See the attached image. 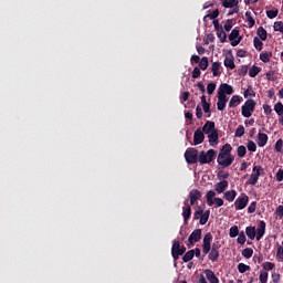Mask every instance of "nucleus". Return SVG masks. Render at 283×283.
<instances>
[{
	"instance_id": "nucleus-1",
	"label": "nucleus",
	"mask_w": 283,
	"mask_h": 283,
	"mask_svg": "<svg viewBox=\"0 0 283 283\" xmlns=\"http://www.w3.org/2000/svg\"><path fill=\"white\" fill-rule=\"evenodd\" d=\"M231 151H233V146H231V144L223 145L219 151L217 163L223 169L231 167V165H233V160H235V156L231 155Z\"/></svg>"
},
{
	"instance_id": "nucleus-2",
	"label": "nucleus",
	"mask_w": 283,
	"mask_h": 283,
	"mask_svg": "<svg viewBox=\"0 0 283 283\" xmlns=\"http://www.w3.org/2000/svg\"><path fill=\"white\" fill-rule=\"evenodd\" d=\"M255 105H258L255 99H247L244 102V104L241 106V115L243 118H251V116H253V113L255 112Z\"/></svg>"
},
{
	"instance_id": "nucleus-3",
	"label": "nucleus",
	"mask_w": 283,
	"mask_h": 283,
	"mask_svg": "<svg viewBox=\"0 0 283 283\" xmlns=\"http://www.w3.org/2000/svg\"><path fill=\"white\" fill-rule=\"evenodd\" d=\"M216 160V151L209 149L208 151L201 150L199 153L198 163L201 165H211Z\"/></svg>"
},
{
	"instance_id": "nucleus-4",
	"label": "nucleus",
	"mask_w": 283,
	"mask_h": 283,
	"mask_svg": "<svg viewBox=\"0 0 283 283\" xmlns=\"http://www.w3.org/2000/svg\"><path fill=\"white\" fill-rule=\"evenodd\" d=\"M206 200H207L208 207H213V205H216L214 206L216 209H218V207H222L224 205V200L222 198L216 197V192L213 190H209L206 193Z\"/></svg>"
},
{
	"instance_id": "nucleus-5",
	"label": "nucleus",
	"mask_w": 283,
	"mask_h": 283,
	"mask_svg": "<svg viewBox=\"0 0 283 283\" xmlns=\"http://www.w3.org/2000/svg\"><path fill=\"white\" fill-rule=\"evenodd\" d=\"M252 174L248 180V185H251L252 187H255L258 185V181L260 180V176L264 174V168L262 166H254L252 168Z\"/></svg>"
},
{
	"instance_id": "nucleus-6",
	"label": "nucleus",
	"mask_w": 283,
	"mask_h": 283,
	"mask_svg": "<svg viewBox=\"0 0 283 283\" xmlns=\"http://www.w3.org/2000/svg\"><path fill=\"white\" fill-rule=\"evenodd\" d=\"M199 156L200 153L196 148H188L185 151V158L188 165H196V163H198Z\"/></svg>"
},
{
	"instance_id": "nucleus-7",
	"label": "nucleus",
	"mask_w": 283,
	"mask_h": 283,
	"mask_svg": "<svg viewBox=\"0 0 283 283\" xmlns=\"http://www.w3.org/2000/svg\"><path fill=\"white\" fill-rule=\"evenodd\" d=\"M211 242H213V234H211V232H208L205 234L202 241L203 255H209V251H211Z\"/></svg>"
},
{
	"instance_id": "nucleus-8",
	"label": "nucleus",
	"mask_w": 283,
	"mask_h": 283,
	"mask_svg": "<svg viewBox=\"0 0 283 283\" xmlns=\"http://www.w3.org/2000/svg\"><path fill=\"white\" fill-rule=\"evenodd\" d=\"M228 39L232 48L240 45V42L242 41V36H240V29L234 28L229 34Z\"/></svg>"
},
{
	"instance_id": "nucleus-9",
	"label": "nucleus",
	"mask_w": 283,
	"mask_h": 283,
	"mask_svg": "<svg viewBox=\"0 0 283 283\" xmlns=\"http://www.w3.org/2000/svg\"><path fill=\"white\" fill-rule=\"evenodd\" d=\"M200 240H202V230L196 229L188 238V247H193V244H196V242H200Z\"/></svg>"
},
{
	"instance_id": "nucleus-10",
	"label": "nucleus",
	"mask_w": 283,
	"mask_h": 283,
	"mask_svg": "<svg viewBox=\"0 0 283 283\" xmlns=\"http://www.w3.org/2000/svg\"><path fill=\"white\" fill-rule=\"evenodd\" d=\"M247 205H249V196L243 195L234 201V209L235 211H242V209H247Z\"/></svg>"
},
{
	"instance_id": "nucleus-11",
	"label": "nucleus",
	"mask_w": 283,
	"mask_h": 283,
	"mask_svg": "<svg viewBox=\"0 0 283 283\" xmlns=\"http://www.w3.org/2000/svg\"><path fill=\"white\" fill-rule=\"evenodd\" d=\"M218 103H217V109L219 112H224V107H227V103L229 102V98L227 95H221L220 93L217 94Z\"/></svg>"
},
{
	"instance_id": "nucleus-12",
	"label": "nucleus",
	"mask_w": 283,
	"mask_h": 283,
	"mask_svg": "<svg viewBox=\"0 0 283 283\" xmlns=\"http://www.w3.org/2000/svg\"><path fill=\"white\" fill-rule=\"evenodd\" d=\"M200 198H202V192H200V190H198V189L190 190L189 200H190L191 207H193V205H196V202H198V200H200Z\"/></svg>"
},
{
	"instance_id": "nucleus-13",
	"label": "nucleus",
	"mask_w": 283,
	"mask_h": 283,
	"mask_svg": "<svg viewBox=\"0 0 283 283\" xmlns=\"http://www.w3.org/2000/svg\"><path fill=\"white\" fill-rule=\"evenodd\" d=\"M218 94H221V96H227V94L228 96H231V94H233V86L223 83L219 86Z\"/></svg>"
},
{
	"instance_id": "nucleus-14",
	"label": "nucleus",
	"mask_w": 283,
	"mask_h": 283,
	"mask_svg": "<svg viewBox=\"0 0 283 283\" xmlns=\"http://www.w3.org/2000/svg\"><path fill=\"white\" fill-rule=\"evenodd\" d=\"M266 233V222L260 221L256 228V242H260L261 238H264Z\"/></svg>"
},
{
	"instance_id": "nucleus-15",
	"label": "nucleus",
	"mask_w": 283,
	"mask_h": 283,
	"mask_svg": "<svg viewBox=\"0 0 283 283\" xmlns=\"http://www.w3.org/2000/svg\"><path fill=\"white\" fill-rule=\"evenodd\" d=\"M205 143V133L202 128H198L193 134V145H202Z\"/></svg>"
},
{
	"instance_id": "nucleus-16",
	"label": "nucleus",
	"mask_w": 283,
	"mask_h": 283,
	"mask_svg": "<svg viewBox=\"0 0 283 283\" xmlns=\"http://www.w3.org/2000/svg\"><path fill=\"white\" fill-rule=\"evenodd\" d=\"M266 143H269V135L260 132L256 136V145L259 147H266Z\"/></svg>"
},
{
	"instance_id": "nucleus-17",
	"label": "nucleus",
	"mask_w": 283,
	"mask_h": 283,
	"mask_svg": "<svg viewBox=\"0 0 283 283\" xmlns=\"http://www.w3.org/2000/svg\"><path fill=\"white\" fill-rule=\"evenodd\" d=\"M227 189H229V181L227 180H222L214 185V191H217V193H224Z\"/></svg>"
},
{
	"instance_id": "nucleus-18",
	"label": "nucleus",
	"mask_w": 283,
	"mask_h": 283,
	"mask_svg": "<svg viewBox=\"0 0 283 283\" xmlns=\"http://www.w3.org/2000/svg\"><path fill=\"white\" fill-rule=\"evenodd\" d=\"M179 253H180V241H174L172 248H171V255L175 262L179 260Z\"/></svg>"
},
{
	"instance_id": "nucleus-19",
	"label": "nucleus",
	"mask_w": 283,
	"mask_h": 283,
	"mask_svg": "<svg viewBox=\"0 0 283 283\" xmlns=\"http://www.w3.org/2000/svg\"><path fill=\"white\" fill-rule=\"evenodd\" d=\"M187 200L184 202L186 207L182 208L184 222L188 223L191 218V206L187 205Z\"/></svg>"
},
{
	"instance_id": "nucleus-20",
	"label": "nucleus",
	"mask_w": 283,
	"mask_h": 283,
	"mask_svg": "<svg viewBox=\"0 0 283 283\" xmlns=\"http://www.w3.org/2000/svg\"><path fill=\"white\" fill-rule=\"evenodd\" d=\"M201 132L203 134H211L212 132H217L216 129V122H206V124L203 125Z\"/></svg>"
},
{
	"instance_id": "nucleus-21",
	"label": "nucleus",
	"mask_w": 283,
	"mask_h": 283,
	"mask_svg": "<svg viewBox=\"0 0 283 283\" xmlns=\"http://www.w3.org/2000/svg\"><path fill=\"white\" fill-rule=\"evenodd\" d=\"M205 275L210 283H220V279L211 270H205Z\"/></svg>"
},
{
	"instance_id": "nucleus-22",
	"label": "nucleus",
	"mask_w": 283,
	"mask_h": 283,
	"mask_svg": "<svg viewBox=\"0 0 283 283\" xmlns=\"http://www.w3.org/2000/svg\"><path fill=\"white\" fill-rule=\"evenodd\" d=\"M209 216H211V210H202L201 217L199 219V224H207V222H209Z\"/></svg>"
},
{
	"instance_id": "nucleus-23",
	"label": "nucleus",
	"mask_w": 283,
	"mask_h": 283,
	"mask_svg": "<svg viewBox=\"0 0 283 283\" xmlns=\"http://www.w3.org/2000/svg\"><path fill=\"white\" fill-rule=\"evenodd\" d=\"M237 196H238V192L235 190H228L223 193V198L228 200V202H233Z\"/></svg>"
},
{
	"instance_id": "nucleus-24",
	"label": "nucleus",
	"mask_w": 283,
	"mask_h": 283,
	"mask_svg": "<svg viewBox=\"0 0 283 283\" xmlns=\"http://www.w3.org/2000/svg\"><path fill=\"white\" fill-rule=\"evenodd\" d=\"M271 59H273V52H262L260 54V61L263 63H270Z\"/></svg>"
},
{
	"instance_id": "nucleus-25",
	"label": "nucleus",
	"mask_w": 283,
	"mask_h": 283,
	"mask_svg": "<svg viewBox=\"0 0 283 283\" xmlns=\"http://www.w3.org/2000/svg\"><path fill=\"white\" fill-rule=\"evenodd\" d=\"M208 253V259L211 262H218V258H220V250H210Z\"/></svg>"
},
{
	"instance_id": "nucleus-26",
	"label": "nucleus",
	"mask_w": 283,
	"mask_h": 283,
	"mask_svg": "<svg viewBox=\"0 0 283 283\" xmlns=\"http://www.w3.org/2000/svg\"><path fill=\"white\" fill-rule=\"evenodd\" d=\"M208 138L211 147H213L214 145H218V130H213L212 133H210L208 135Z\"/></svg>"
},
{
	"instance_id": "nucleus-27",
	"label": "nucleus",
	"mask_w": 283,
	"mask_h": 283,
	"mask_svg": "<svg viewBox=\"0 0 283 283\" xmlns=\"http://www.w3.org/2000/svg\"><path fill=\"white\" fill-rule=\"evenodd\" d=\"M245 234L250 240H255L256 238V230L255 227H247L245 228Z\"/></svg>"
},
{
	"instance_id": "nucleus-28",
	"label": "nucleus",
	"mask_w": 283,
	"mask_h": 283,
	"mask_svg": "<svg viewBox=\"0 0 283 283\" xmlns=\"http://www.w3.org/2000/svg\"><path fill=\"white\" fill-rule=\"evenodd\" d=\"M223 65L226 67H229L230 70H235V62H234L233 55H231L230 57H226Z\"/></svg>"
},
{
	"instance_id": "nucleus-29",
	"label": "nucleus",
	"mask_w": 283,
	"mask_h": 283,
	"mask_svg": "<svg viewBox=\"0 0 283 283\" xmlns=\"http://www.w3.org/2000/svg\"><path fill=\"white\" fill-rule=\"evenodd\" d=\"M221 63L220 62H213L210 70L213 74V76H220V67H221Z\"/></svg>"
},
{
	"instance_id": "nucleus-30",
	"label": "nucleus",
	"mask_w": 283,
	"mask_h": 283,
	"mask_svg": "<svg viewBox=\"0 0 283 283\" xmlns=\"http://www.w3.org/2000/svg\"><path fill=\"white\" fill-rule=\"evenodd\" d=\"M256 34L259 36V39H261V41H266L269 33H266V29H264V27H260L256 30Z\"/></svg>"
},
{
	"instance_id": "nucleus-31",
	"label": "nucleus",
	"mask_w": 283,
	"mask_h": 283,
	"mask_svg": "<svg viewBox=\"0 0 283 283\" xmlns=\"http://www.w3.org/2000/svg\"><path fill=\"white\" fill-rule=\"evenodd\" d=\"M242 103V99H240V95H233L229 102V107H238Z\"/></svg>"
},
{
	"instance_id": "nucleus-32",
	"label": "nucleus",
	"mask_w": 283,
	"mask_h": 283,
	"mask_svg": "<svg viewBox=\"0 0 283 283\" xmlns=\"http://www.w3.org/2000/svg\"><path fill=\"white\" fill-rule=\"evenodd\" d=\"M238 0H224L222 2L223 8H238Z\"/></svg>"
},
{
	"instance_id": "nucleus-33",
	"label": "nucleus",
	"mask_w": 283,
	"mask_h": 283,
	"mask_svg": "<svg viewBox=\"0 0 283 283\" xmlns=\"http://www.w3.org/2000/svg\"><path fill=\"white\" fill-rule=\"evenodd\" d=\"M260 72H262V69H260V67L253 65V66L250 69V71H249V76H250L251 78H255V76H258V75L260 74Z\"/></svg>"
},
{
	"instance_id": "nucleus-34",
	"label": "nucleus",
	"mask_w": 283,
	"mask_h": 283,
	"mask_svg": "<svg viewBox=\"0 0 283 283\" xmlns=\"http://www.w3.org/2000/svg\"><path fill=\"white\" fill-rule=\"evenodd\" d=\"M207 67H209V57L203 56L199 62V70L205 71Z\"/></svg>"
},
{
	"instance_id": "nucleus-35",
	"label": "nucleus",
	"mask_w": 283,
	"mask_h": 283,
	"mask_svg": "<svg viewBox=\"0 0 283 283\" xmlns=\"http://www.w3.org/2000/svg\"><path fill=\"white\" fill-rule=\"evenodd\" d=\"M253 45L258 52H262V48H264V43L260 41V38L255 36L253 39Z\"/></svg>"
},
{
	"instance_id": "nucleus-36",
	"label": "nucleus",
	"mask_w": 283,
	"mask_h": 283,
	"mask_svg": "<svg viewBox=\"0 0 283 283\" xmlns=\"http://www.w3.org/2000/svg\"><path fill=\"white\" fill-rule=\"evenodd\" d=\"M217 36L220 39L221 43H227V33L224 32V29H219L217 31Z\"/></svg>"
},
{
	"instance_id": "nucleus-37",
	"label": "nucleus",
	"mask_w": 283,
	"mask_h": 283,
	"mask_svg": "<svg viewBox=\"0 0 283 283\" xmlns=\"http://www.w3.org/2000/svg\"><path fill=\"white\" fill-rule=\"evenodd\" d=\"M195 256V251L193 250H189L188 252H186L182 256V261L184 262H191V260H193Z\"/></svg>"
},
{
	"instance_id": "nucleus-38",
	"label": "nucleus",
	"mask_w": 283,
	"mask_h": 283,
	"mask_svg": "<svg viewBox=\"0 0 283 283\" xmlns=\"http://www.w3.org/2000/svg\"><path fill=\"white\" fill-rule=\"evenodd\" d=\"M241 255H243V258H247V260L253 258V249L251 248H245L242 250Z\"/></svg>"
},
{
	"instance_id": "nucleus-39",
	"label": "nucleus",
	"mask_w": 283,
	"mask_h": 283,
	"mask_svg": "<svg viewBox=\"0 0 283 283\" xmlns=\"http://www.w3.org/2000/svg\"><path fill=\"white\" fill-rule=\"evenodd\" d=\"M245 19L249 23V28H253V25H255V19H253V15H251V11L245 12Z\"/></svg>"
},
{
	"instance_id": "nucleus-40",
	"label": "nucleus",
	"mask_w": 283,
	"mask_h": 283,
	"mask_svg": "<svg viewBox=\"0 0 283 283\" xmlns=\"http://www.w3.org/2000/svg\"><path fill=\"white\" fill-rule=\"evenodd\" d=\"M229 235L230 238H238V235H240V229H238V226H233L230 228Z\"/></svg>"
},
{
	"instance_id": "nucleus-41",
	"label": "nucleus",
	"mask_w": 283,
	"mask_h": 283,
	"mask_svg": "<svg viewBox=\"0 0 283 283\" xmlns=\"http://www.w3.org/2000/svg\"><path fill=\"white\" fill-rule=\"evenodd\" d=\"M259 280H260L261 283L269 282V272L262 270L260 272Z\"/></svg>"
},
{
	"instance_id": "nucleus-42",
	"label": "nucleus",
	"mask_w": 283,
	"mask_h": 283,
	"mask_svg": "<svg viewBox=\"0 0 283 283\" xmlns=\"http://www.w3.org/2000/svg\"><path fill=\"white\" fill-rule=\"evenodd\" d=\"M237 154L239 156V158H244L247 156V147L245 146H239L237 148Z\"/></svg>"
},
{
	"instance_id": "nucleus-43",
	"label": "nucleus",
	"mask_w": 283,
	"mask_h": 283,
	"mask_svg": "<svg viewBox=\"0 0 283 283\" xmlns=\"http://www.w3.org/2000/svg\"><path fill=\"white\" fill-rule=\"evenodd\" d=\"M238 271H239V273H247V271H251V266H249L244 263H239Z\"/></svg>"
},
{
	"instance_id": "nucleus-44",
	"label": "nucleus",
	"mask_w": 283,
	"mask_h": 283,
	"mask_svg": "<svg viewBox=\"0 0 283 283\" xmlns=\"http://www.w3.org/2000/svg\"><path fill=\"white\" fill-rule=\"evenodd\" d=\"M244 98H249V96H255V91H253V86L249 85L247 91L243 93Z\"/></svg>"
},
{
	"instance_id": "nucleus-45",
	"label": "nucleus",
	"mask_w": 283,
	"mask_h": 283,
	"mask_svg": "<svg viewBox=\"0 0 283 283\" xmlns=\"http://www.w3.org/2000/svg\"><path fill=\"white\" fill-rule=\"evenodd\" d=\"M243 134H244V126L239 125L234 133L235 138H242Z\"/></svg>"
},
{
	"instance_id": "nucleus-46",
	"label": "nucleus",
	"mask_w": 283,
	"mask_h": 283,
	"mask_svg": "<svg viewBox=\"0 0 283 283\" xmlns=\"http://www.w3.org/2000/svg\"><path fill=\"white\" fill-rule=\"evenodd\" d=\"M274 112H276V114L279 116H282V114H283V104H282V102H279L274 105Z\"/></svg>"
},
{
	"instance_id": "nucleus-47",
	"label": "nucleus",
	"mask_w": 283,
	"mask_h": 283,
	"mask_svg": "<svg viewBox=\"0 0 283 283\" xmlns=\"http://www.w3.org/2000/svg\"><path fill=\"white\" fill-rule=\"evenodd\" d=\"M248 151H258V145H255V142L249 140L247 145Z\"/></svg>"
},
{
	"instance_id": "nucleus-48",
	"label": "nucleus",
	"mask_w": 283,
	"mask_h": 283,
	"mask_svg": "<svg viewBox=\"0 0 283 283\" xmlns=\"http://www.w3.org/2000/svg\"><path fill=\"white\" fill-rule=\"evenodd\" d=\"M273 269H275V264L273 262L263 263V271H273Z\"/></svg>"
},
{
	"instance_id": "nucleus-49",
	"label": "nucleus",
	"mask_w": 283,
	"mask_h": 283,
	"mask_svg": "<svg viewBox=\"0 0 283 283\" xmlns=\"http://www.w3.org/2000/svg\"><path fill=\"white\" fill-rule=\"evenodd\" d=\"M226 32H231V28H233V19H228L223 25Z\"/></svg>"
},
{
	"instance_id": "nucleus-50",
	"label": "nucleus",
	"mask_w": 283,
	"mask_h": 283,
	"mask_svg": "<svg viewBox=\"0 0 283 283\" xmlns=\"http://www.w3.org/2000/svg\"><path fill=\"white\" fill-rule=\"evenodd\" d=\"M277 9H272V10H269L266 11V17L268 19H275V17H277Z\"/></svg>"
},
{
	"instance_id": "nucleus-51",
	"label": "nucleus",
	"mask_w": 283,
	"mask_h": 283,
	"mask_svg": "<svg viewBox=\"0 0 283 283\" xmlns=\"http://www.w3.org/2000/svg\"><path fill=\"white\" fill-rule=\"evenodd\" d=\"M212 21H216L220 17V10L216 9L211 13L207 14Z\"/></svg>"
},
{
	"instance_id": "nucleus-52",
	"label": "nucleus",
	"mask_w": 283,
	"mask_h": 283,
	"mask_svg": "<svg viewBox=\"0 0 283 283\" xmlns=\"http://www.w3.org/2000/svg\"><path fill=\"white\" fill-rule=\"evenodd\" d=\"M255 209H258V202L252 201L248 207V213H255Z\"/></svg>"
},
{
	"instance_id": "nucleus-53",
	"label": "nucleus",
	"mask_w": 283,
	"mask_h": 283,
	"mask_svg": "<svg viewBox=\"0 0 283 283\" xmlns=\"http://www.w3.org/2000/svg\"><path fill=\"white\" fill-rule=\"evenodd\" d=\"M274 32H281L283 34V22L282 21L274 23Z\"/></svg>"
},
{
	"instance_id": "nucleus-54",
	"label": "nucleus",
	"mask_w": 283,
	"mask_h": 283,
	"mask_svg": "<svg viewBox=\"0 0 283 283\" xmlns=\"http://www.w3.org/2000/svg\"><path fill=\"white\" fill-rule=\"evenodd\" d=\"M274 147H275V151H277V154H282L283 140L277 139Z\"/></svg>"
},
{
	"instance_id": "nucleus-55",
	"label": "nucleus",
	"mask_w": 283,
	"mask_h": 283,
	"mask_svg": "<svg viewBox=\"0 0 283 283\" xmlns=\"http://www.w3.org/2000/svg\"><path fill=\"white\" fill-rule=\"evenodd\" d=\"M268 81H277V77H275V71H269L266 74H265Z\"/></svg>"
},
{
	"instance_id": "nucleus-56",
	"label": "nucleus",
	"mask_w": 283,
	"mask_h": 283,
	"mask_svg": "<svg viewBox=\"0 0 283 283\" xmlns=\"http://www.w3.org/2000/svg\"><path fill=\"white\" fill-rule=\"evenodd\" d=\"M238 244H244V242H247V235L244 234V232H241L237 239Z\"/></svg>"
},
{
	"instance_id": "nucleus-57",
	"label": "nucleus",
	"mask_w": 283,
	"mask_h": 283,
	"mask_svg": "<svg viewBox=\"0 0 283 283\" xmlns=\"http://www.w3.org/2000/svg\"><path fill=\"white\" fill-rule=\"evenodd\" d=\"M275 216L277 217V218H280V220H282V218H283V206L282 205H280L277 208H276V210H275Z\"/></svg>"
},
{
	"instance_id": "nucleus-58",
	"label": "nucleus",
	"mask_w": 283,
	"mask_h": 283,
	"mask_svg": "<svg viewBox=\"0 0 283 283\" xmlns=\"http://www.w3.org/2000/svg\"><path fill=\"white\" fill-rule=\"evenodd\" d=\"M207 92H208V94H213L214 92H216V83H209L208 85H207Z\"/></svg>"
},
{
	"instance_id": "nucleus-59",
	"label": "nucleus",
	"mask_w": 283,
	"mask_h": 283,
	"mask_svg": "<svg viewBox=\"0 0 283 283\" xmlns=\"http://www.w3.org/2000/svg\"><path fill=\"white\" fill-rule=\"evenodd\" d=\"M200 74H202L200 67L196 66L192 71V78H200Z\"/></svg>"
},
{
	"instance_id": "nucleus-60",
	"label": "nucleus",
	"mask_w": 283,
	"mask_h": 283,
	"mask_svg": "<svg viewBox=\"0 0 283 283\" xmlns=\"http://www.w3.org/2000/svg\"><path fill=\"white\" fill-rule=\"evenodd\" d=\"M238 72L240 76H245V74L249 72V66L242 65Z\"/></svg>"
},
{
	"instance_id": "nucleus-61",
	"label": "nucleus",
	"mask_w": 283,
	"mask_h": 283,
	"mask_svg": "<svg viewBox=\"0 0 283 283\" xmlns=\"http://www.w3.org/2000/svg\"><path fill=\"white\" fill-rule=\"evenodd\" d=\"M202 208H198L195 213H193V220H200L201 216H202Z\"/></svg>"
},
{
	"instance_id": "nucleus-62",
	"label": "nucleus",
	"mask_w": 283,
	"mask_h": 283,
	"mask_svg": "<svg viewBox=\"0 0 283 283\" xmlns=\"http://www.w3.org/2000/svg\"><path fill=\"white\" fill-rule=\"evenodd\" d=\"M196 116L198 120H202V107H200V105H197L196 107Z\"/></svg>"
},
{
	"instance_id": "nucleus-63",
	"label": "nucleus",
	"mask_w": 283,
	"mask_h": 283,
	"mask_svg": "<svg viewBox=\"0 0 283 283\" xmlns=\"http://www.w3.org/2000/svg\"><path fill=\"white\" fill-rule=\"evenodd\" d=\"M276 180L277 182H282L283 181V169H279L276 172Z\"/></svg>"
},
{
	"instance_id": "nucleus-64",
	"label": "nucleus",
	"mask_w": 283,
	"mask_h": 283,
	"mask_svg": "<svg viewBox=\"0 0 283 283\" xmlns=\"http://www.w3.org/2000/svg\"><path fill=\"white\" fill-rule=\"evenodd\" d=\"M272 282L273 283H280V273H273L272 274Z\"/></svg>"
}]
</instances>
